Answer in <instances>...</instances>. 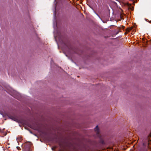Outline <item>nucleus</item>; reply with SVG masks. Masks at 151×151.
<instances>
[{
  "mask_svg": "<svg viewBox=\"0 0 151 151\" xmlns=\"http://www.w3.org/2000/svg\"><path fill=\"white\" fill-rule=\"evenodd\" d=\"M55 9H56V6L55 5Z\"/></svg>",
  "mask_w": 151,
  "mask_h": 151,
  "instance_id": "obj_9",
  "label": "nucleus"
},
{
  "mask_svg": "<svg viewBox=\"0 0 151 151\" xmlns=\"http://www.w3.org/2000/svg\"><path fill=\"white\" fill-rule=\"evenodd\" d=\"M31 144L30 142L25 143L22 146V151H31Z\"/></svg>",
  "mask_w": 151,
  "mask_h": 151,
  "instance_id": "obj_1",
  "label": "nucleus"
},
{
  "mask_svg": "<svg viewBox=\"0 0 151 151\" xmlns=\"http://www.w3.org/2000/svg\"><path fill=\"white\" fill-rule=\"evenodd\" d=\"M54 18H55L56 16H55V14H54Z\"/></svg>",
  "mask_w": 151,
  "mask_h": 151,
  "instance_id": "obj_6",
  "label": "nucleus"
},
{
  "mask_svg": "<svg viewBox=\"0 0 151 151\" xmlns=\"http://www.w3.org/2000/svg\"><path fill=\"white\" fill-rule=\"evenodd\" d=\"M94 130L96 132V134L98 136L99 135V131L98 126H96L94 128Z\"/></svg>",
  "mask_w": 151,
  "mask_h": 151,
  "instance_id": "obj_2",
  "label": "nucleus"
},
{
  "mask_svg": "<svg viewBox=\"0 0 151 151\" xmlns=\"http://www.w3.org/2000/svg\"><path fill=\"white\" fill-rule=\"evenodd\" d=\"M17 148L19 150H20L21 149L18 146L17 147Z\"/></svg>",
  "mask_w": 151,
  "mask_h": 151,
  "instance_id": "obj_5",
  "label": "nucleus"
},
{
  "mask_svg": "<svg viewBox=\"0 0 151 151\" xmlns=\"http://www.w3.org/2000/svg\"><path fill=\"white\" fill-rule=\"evenodd\" d=\"M12 118L13 117H11V118H11V119H12Z\"/></svg>",
  "mask_w": 151,
  "mask_h": 151,
  "instance_id": "obj_8",
  "label": "nucleus"
},
{
  "mask_svg": "<svg viewBox=\"0 0 151 151\" xmlns=\"http://www.w3.org/2000/svg\"><path fill=\"white\" fill-rule=\"evenodd\" d=\"M104 142V141H102V144H103Z\"/></svg>",
  "mask_w": 151,
  "mask_h": 151,
  "instance_id": "obj_7",
  "label": "nucleus"
},
{
  "mask_svg": "<svg viewBox=\"0 0 151 151\" xmlns=\"http://www.w3.org/2000/svg\"><path fill=\"white\" fill-rule=\"evenodd\" d=\"M60 33H58V34L56 35H55V34H54V36L55 38H56L57 37H60Z\"/></svg>",
  "mask_w": 151,
  "mask_h": 151,
  "instance_id": "obj_4",
  "label": "nucleus"
},
{
  "mask_svg": "<svg viewBox=\"0 0 151 151\" xmlns=\"http://www.w3.org/2000/svg\"><path fill=\"white\" fill-rule=\"evenodd\" d=\"M15 98L18 99V100H19L20 99V95L18 93H16V95H14V96H13Z\"/></svg>",
  "mask_w": 151,
  "mask_h": 151,
  "instance_id": "obj_3",
  "label": "nucleus"
}]
</instances>
